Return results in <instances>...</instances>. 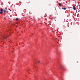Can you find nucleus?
<instances>
[{"label":"nucleus","instance_id":"obj_11","mask_svg":"<svg viewBox=\"0 0 80 80\" xmlns=\"http://www.w3.org/2000/svg\"><path fill=\"white\" fill-rule=\"evenodd\" d=\"M55 21H56V20L55 19Z\"/></svg>","mask_w":80,"mask_h":80},{"label":"nucleus","instance_id":"obj_6","mask_svg":"<svg viewBox=\"0 0 80 80\" xmlns=\"http://www.w3.org/2000/svg\"><path fill=\"white\" fill-rule=\"evenodd\" d=\"M62 9H63V10H65L67 9V7L64 8H62Z\"/></svg>","mask_w":80,"mask_h":80},{"label":"nucleus","instance_id":"obj_5","mask_svg":"<svg viewBox=\"0 0 80 80\" xmlns=\"http://www.w3.org/2000/svg\"><path fill=\"white\" fill-rule=\"evenodd\" d=\"M75 7V6H73V8L74 10H76V8Z\"/></svg>","mask_w":80,"mask_h":80},{"label":"nucleus","instance_id":"obj_9","mask_svg":"<svg viewBox=\"0 0 80 80\" xmlns=\"http://www.w3.org/2000/svg\"><path fill=\"white\" fill-rule=\"evenodd\" d=\"M16 20L17 21L18 20V18H16Z\"/></svg>","mask_w":80,"mask_h":80},{"label":"nucleus","instance_id":"obj_7","mask_svg":"<svg viewBox=\"0 0 80 80\" xmlns=\"http://www.w3.org/2000/svg\"><path fill=\"white\" fill-rule=\"evenodd\" d=\"M59 6H60V7H62V6L61 5V3H59L58 4Z\"/></svg>","mask_w":80,"mask_h":80},{"label":"nucleus","instance_id":"obj_3","mask_svg":"<svg viewBox=\"0 0 80 80\" xmlns=\"http://www.w3.org/2000/svg\"><path fill=\"white\" fill-rule=\"evenodd\" d=\"M7 10H6V9H4V12H5L6 13H8V11H7Z\"/></svg>","mask_w":80,"mask_h":80},{"label":"nucleus","instance_id":"obj_4","mask_svg":"<svg viewBox=\"0 0 80 80\" xmlns=\"http://www.w3.org/2000/svg\"><path fill=\"white\" fill-rule=\"evenodd\" d=\"M37 63H40V60H38Z\"/></svg>","mask_w":80,"mask_h":80},{"label":"nucleus","instance_id":"obj_1","mask_svg":"<svg viewBox=\"0 0 80 80\" xmlns=\"http://www.w3.org/2000/svg\"><path fill=\"white\" fill-rule=\"evenodd\" d=\"M9 36H10L9 35H4L2 36V38H7V37H9Z\"/></svg>","mask_w":80,"mask_h":80},{"label":"nucleus","instance_id":"obj_8","mask_svg":"<svg viewBox=\"0 0 80 80\" xmlns=\"http://www.w3.org/2000/svg\"><path fill=\"white\" fill-rule=\"evenodd\" d=\"M27 3H28H28H30V1H28L27 2Z\"/></svg>","mask_w":80,"mask_h":80},{"label":"nucleus","instance_id":"obj_2","mask_svg":"<svg viewBox=\"0 0 80 80\" xmlns=\"http://www.w3.org/2000/svg\"><path fill=\"white\" fill-rule=\"evenodd\" d=\"M3 11H4V10H3L2 9V8H1V10H0V12H0V13L1 14H2V13H3Z\"/></svg>","mask_w":80,"mask_h":80},{"label":"nucleus","instance_id":"obj_10","mask_svg":"<svg viewBox=\"0 0 80 80\" xmlns=\"http://www.w3.org/2000/svg\"><path fill=\"white\" fill-rule=\"evenodd\" d=\"M5 8V9L6 10H7V8Z\"/></svg>","mask_w":80,"mask_h":80}]
</instances>
